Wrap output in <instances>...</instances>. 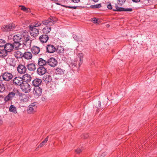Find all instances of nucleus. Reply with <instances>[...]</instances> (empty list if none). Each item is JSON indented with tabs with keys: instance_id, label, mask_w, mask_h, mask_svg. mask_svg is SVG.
Segmentation results:
<instances>
[{
	"instance_id": "f257e3e1",
	"label": "nucleus",
	"mask_w": 157,
	"mask_h": 157,
	"mask_svg": "<svg viewBox=\"0 0 157 157\" xmlns=\"http://www.w3.org/2000/svg\"><path fill=\"white\" fill-rule=\"evenodd\" d=\"M20 34L23 47L26 50L30 48L32 41L30 39V37L28 33L24 31L22 32Z\"/></svg>"
},
{
	"instance_id": "f03ea898",
	"label": "nucleus",
	"mask_w": 157,
	"mask_h": 157,
	"mask_svg": "<svg viewBox=\"0 0 157 157\" xmlns=\"http://www.w3.org/2000/svg\"><path fill=\"white\" fill-rule=\"evenodd\" d=\"M126 0H117V4L115 5V9H113V10L114 11H129L131 12L132 10V9L131 8H128L125 9L123 7H119L118 5L121 6L124 3Z\"/></svg>"
},
{
	"instance_id": "7ed1b4c3",
	"label": "nucleus",
	"mask_w": 157,
	"mask_h": 157,
	"mask_svg": "<svg viewBox=\"0 0 157 157\" xmlns=\"http://www.w3.org/2000/svg\"><path fill=\"white\" fill-rule=\"evenodd\" d=\"M13 78L12 73L5 72L0 76V80L4 82H8L12 79Z\"/></svg>"
},
{
	"instance_id": "20e7f679",
	"label": "nucleus",
	"mask_w": 157,
	"mask_h": 157,
	"mask_svg": "<svg viewBox=\"0 0 157 157\" xmlns=\"http://www.w3.org/2000/svg\"><path fill=\"white\" fill-rule=\"evenodd\" d=\"M18 92H19L18 90L15 89H14L12 91L10 92L4 98V100L5 103L11 101L15 97L16 94H17V95H18Z\"/></svg>"
},
{
	"instance_id": "39448f33",
	"label": "nucleus",
	"mask_w": 157,
	"mask_h": 157,
	"mask_svg": "<svg viewBox=\"0 0 157 157\" xmlns=\"http://www.w3.org/2000/svg\"><path fill=\"white\" fill-rule=\"evenodd\" d=\"M21 38L20 34L15 35L13 37V44L16 48L17 49L19 48V46L21 44L20 43L21 42Z\"/></svg>"
},
{
	"instance_id": "423d86ee",
	"label": "nucleus",
	"mask_w": 157,
	"mask_h": 157,
	"mask_svg": "<svg viewBox=\"0 0 157 157\" xmlns=\"http://www.w3.org/2000/svg\"><path fill=\"white\" fill-rule=\"evenodd\" d=\"M56 21V18L53 17H50L47 20L43 21L41 23L45 25L52 26L53 25Z\"/></svg>"
},
{
	"instance_id": "0eeeda50",
	"label": "nucleus",
	"mask_w": 157,
	"mask_h": 157,
	"mask_svg": "<svg viewBox=\"0 0 157 157\" xmlns=\"http://www.w3.org/2000/svg\"><path fill=\"white\" fill-rule=\"evenodd\" d=\"M15 27V25L13 23H11L7 25H3L2 27V29L4 32H9L13 30Z\"/></svg>"
},
{
	"instance_id": "6e6552de",
	"label": "nucleus",
	"mask_w": 157,
	"mask_h": 157,
	"mask_svg": "<svg viewBox=\"0 0 157 157\" xmlns=\"http://www.w3.org/2000/svg\"><path fill=\"white\" fill-rule=\"evenodd\" d=\"M37 103L34 102L29 105L27 110V112L29 114L34 113L37 110Z\"/></svg>"
},
{
	"instance_id": "1a4fd4ad",
	"label": "nucleus",
	"mask_w": 157,
	"mask_h": 157,
	"mask_svg": "<svg viewBox=\"0 0 157 157\" xmlns=\"http://www.w3.org/2000/svg\"><path fill=\"white\" fill-rule=\"evenodd\" d=\"M29 28L30 30V35L36 37L39 34V30L38 29L34 27H33L31 25L29 26Z\"/></svg>"
},
{
	"instance_id": "9d476101",
	"label": "nucleus",
	"mask_w": 157,
	"mask_h": 157,
	"mask_svg": "<svg viewBox=\"0 0 157 157\" xmlns=\"http://www.w3.org/2000/svg\"><path fill=\"white\" fill-rule=\"evenodd\" d=\"M42 92V88L39 86L34 87L33 93L35 97L38 98L40 96Z\"/></svg>"
},
{
	"instance_id": "9b49d317",
	"label": "nucleus",
	"mask_w": 157,
	"mask_h": 157,
	"mask_svg": "<svg viewBox=\"0 0 157 157\" xmlns=\"http://www.w3.org/2000/svg\"><path fill=\"white\" fill-rule=\"evenodd\" d=\"M21 89L25 93H29L31 90V87L30 85L27 82L23 83L21 85Z\"/></svg>"
},
{
	"instance_id": "f8f14e48",
	"label": "nucleus",
	"mask_w": 157,
	"mask_h": 157,
	"mask_svg": "<svg viewBox=\"0 0 157 157\" xmlns=\"http://www.w3.org/2000/svg\"><path fill=\"white\" fill-rule=\"evenodd\" d=\"M17 71L20 74H23L26 73L27 71V68L25 64H19L17 66Z\"/></svg>"
},
{
	"instance_id": "ddd939ff",
	"label": "nucleus",
	"mask_w": 157,
	"mask_h": 157,
	"mask_svg": "<svg viewBox=\"0 0 157 157\" xmlns=\"http://www.w3.org/2000/svg\"><path fill=\"white\" fill-rule=\"evenodd\" d=\"M13 84L15 86H21L23 84V81L22 78L17 77L14 78L13 80Z\"/></svg>"
},
{
	"instance_id": "4468645a",
	"label": "nucleus",
	"mask_w": 157,
	"mask_h": 157,
	"mask_svg": "<svg viewBox=\"0 0 157 157\" xmlns=\"http://www.w3.org/2000/svg\"><path fill=\"white\" fill-rule=\"evenodd\" d=\"M7 63L10 64L12 66L15 67L16 66L15 62L16 61L15 59L12 58L11 56H9L5 58Z\"/></svg>"
},
{
	"instance_id": "2eb2a0df",
	"label": "nucleus",
	"mask_w": 157,
	"mask_h": 157,
	"mask_svg": "<svg viewBox=\"0 0 157 157\" xmlns=\"http://www.w3.org/2000/svg\"><path fill=\"white\" fill-rule=\"evenodd\" d=\"M46 52L49 53H53L56 50V48L51 44H48L46 46Z\"/></svg>"
},
{
	"instance_id": "dca6fc26",
	"label": "nucleus",
	"mask_w": 157,
	"mask_h": 157,
	"mask_svg": "<svg viewBox=\"0 0 157 157\" xmlns=\"http://www.w3.org/2000/svg\"><path fill=\"white\" fill-rule=\"evenodd\" d=\"M47 62L48 64L52 67L56 66L57 64V61L53 57L50 58L48 59Z\"/></svg>"
},
{
	"instance_id": "f3484780",
	"label": "nucleus",
	"mask_w": 157,
	"mask_h": 157,
	"mask_svg": "<svg viewBox=\"0 0 157 157\" xmlns=\"http://www.w3.org/2000/svg\"><path fill=\"white\" fill-rule=\"evenodd\" d=\"M47 67H40L37 68V73L40 75L44 74L47 71Z\"/></svg>"
},
{
	"instance_id": "a211bd4d",
	"label": "nucleus",
	"mask_w": 157,
	"mask_h": 157,
	"mask_svg": "<svg viewBox=\"0 0 157 157\" xmlns=\"http://www.w3.org/2000/svg\"><path fill=\"white\" fill-rule=\"evenodd\" d=\"M14 46V45L10 43H6L4 47V49L6 50L8 52H10L13 50Z\"/></svg>"
},
{
	"instance_id": "6ab92c4d",
	"label": "nucleus",
	"mask_w": 157,
	"mask_h": 157,
	"mask_svg": "<svg viewBox=\"0 0 157 157\" xmlns=\"http://www.w3.org/2000/svg\"><path fill=\"white\" fill-rule=\"evenodd\" d=\"M49 39V37L47 34H43L39 38L40 41L42 43H46Z\"/></svg>"
},
{
	"instance_id": "aec40b11",
	"label": "nucleus",
	"mask_w": 157,
	"mask_h": 157,
	"mask_svg": "<svg viewBox=\"0 0 157 157\" xmlns=\"http://www.w3.org/2000/svg\"><path fill=\"white\" fill-rule=\"evenodd\" d=\"M38 64L40 67H47L48 66L47 61L42 58H39Z\"/></svg>"
},
{
	"instance_id": "412c9836",
	"label": "nucleus",
	"mask_w": 157,
	"mask_h": 157,
	"mask_svg": "<svg viewBox=\"0 0 157 157\" xmlns=\"http://www.w3.org/2000/svg\"><path fill=\"white\" fill-rule=\"evenodd\" d=\"M23 81L24 80L25 82L28 83L30 82L32 79V77L30 75L28 74H24L22 76Z\"/></svg>"
},
{
	"instance_id": "4be33fe9",
	"label": "nucleus",
	"mask_w": 157,
	"mask_h": 157,
	"mask_svg": "<svg viewBox=\"0 0 157 157\" xmlns=\"http://www.w3.org/2000/svg\"><path fill=\"white\" fill-rule=\"evenodd\" d=\"M42 80L39 78H36L32 81L33 86L34 87L39 86L42 83Z\"/></svg>"
},
{
	"instance_id": "5701e85b",
	"label": "nucleus",
	"mask_w": 157,
	"mask_h": 157,
	"mask_svg": "<svg viewBox=\"0 0 157 157\" xmlns=\"http://www.w3.org/2000/svg\"><path fill=\"white\" fill-rule=\"evenodd\" d=\"M31 51L32 53L35 55H36L39 53L40 51V48L39 47L33 46L32 47Z\"/></svg>"
},
{
	"instance_id": "b1692460",
	"label": "nucleus",
	"mask_w": 157,
	"mask_h": 157,
	"mask_svg": "<svg viewBox=\"0 0 157 157\" xmlns=\"http://www.w3.org/2000/svg\"><path fill=\"white\" fill-rule=\"evenodd\" d=\"M26 67L30 71H34L36 69V64L34 63H28Z\"/></svg>"
},
{
	"instance_id": "393cba45",
	"label": "nucleus",
	"mask_w": 157,
	"mask_h": 157,
	"mask_svg": "<svg viewBox=\"0 0 157 157\" xmlns=\"http://www.w3.org/2000/svg\"><path fill=\"white\" fill-rule=\"evenodd\" d=\"M32 54L30 52H26L23 54V57L27 59H30L32 58Z\"/></svg>"
},
{
	"instance_id": "a878e982",
	"label": "nucleus",
	"mask_w": 157,
	"mask_h": 157,
	"mask_svg": "<svg viewBox=\"0 0 157 157\" xmlns=\"http://www.w3.org/2000/svg\"><path fill=\"white\" fill-rule=\"evenodd\" d=\"M18 95L20 97H21V100L23 102H26L28 101L29 98L25 94H23L22 93L18 92Z\"/></svg>"
},
{
	"instance_id": "bb28decb",
	"label": "nucleus",
	"mask_w": 157,
	"mask_h": 157,
	"mask_svg": "<svg viewBox=\"0 0 157 157\" xmlns=\"http://www.w3.org/2000/svg\"><path fill=\"white\" fill-rule=\"evenodd\" d=\"M5 83V82L0 80V93H3L5 91L6 89Z\"/></svg>"
},
{
	"instance_id": "cd10ccee",
	"label": "nucleus",
	"mask_w": 157,
	"mask_h": 157,
	"mask_svg": "<svg viewBox=\"0 0 157 157\" xmlns=\"http://www.w3.org/2000/svg\"><path fill=\"white\" fill-rule=\"evenodd\" d=\"M8 52L5 49L0 50V57L5 59L7 56Z\"/></svg>"
},
{
	"instance_id": "c85d7f7f",
	"label": "nucleus",
	"mask_w": 157,
	"mask_h": 157,
	"mask_svg": "<svg viewBox=\"0 0 157 157\" xmlns=\"http://www.w3.org/2000/svg\"><path fill=\"white\" fill-rule=\"evenodd\" d=\"M14 55L17 59L21 58L23 57V54L18 50L14 52Z\"/></svg>"
},
{
	"instance_id": "c756f323",
	"label": "nucleus",
	"mask_w": 157,
	"mask_h": 157,
	"mask_svg": "<svg viewBox=\"0 0 157 157\" xmlns=\"http://www.w3.org/2000/svg\"><path fill=\"white\" fill-rule=\"evenodd\" d=\"M9 110L10 112H12L13 113H17V111L16 107L13 105H11L9 107Z\"/></svg>"
},
{
	"instance_id": "7c9ffc66",
	"label": "nucleus",
	"mask_w": 157,
	"mask_h": 157,
	"mask_svg": "<svg viewBox=\"0 0 157 157\" xmlns=\"http://www.w3.org/2000/svg\"><path fill=\"white\" fill-rule=\"evenodd\" d=\"M44 81L46 83H48L52 81L51 77L50 75H46L43 77Z\"/></svg>"
},
{
	"instance_id": "2f4dec72",
	"label": "nucleus",
	"mask_w": 157,
	"mask_h": 157,
	"mask_svg": "<svg viewBox=\"0 0 157 157\" xmlns=\"http://www.w3.org/2000/svg\"><path fill=\"white\" fill-rule=\"evenodd\" d=\"M83 54L82 53H79L78 55V57L79 59V62L78 63L79 67L82 63L83 61Z\"/></svg>"
},
{
	"instance_id": "473e14b6",
	"label": "nucleus",
	"mask_w": 157,
	"mask_h": 157,
	"mask_svg": "<svg viewBox=\"0 0 157 157\" xmlns=\"http://www.w3.org/2000/svg\"><path fill=\"white\" fill-rule=\"evenodd\" d=\"M51 30V27H48V26H46L43 29V33L45 34H47L50 32Z\"/></svg>"
},
{
	"instance_id": "72a5a7b5",
	"label": "nucleus",
	"mask_w": 157,
	"mask_h": 157,
	"mask_svg": "<svg viewBox=\"0 0 157 157\" xmlns=\"http://www.w3.org/2000/svg\"><path fill=\"white\" fill-rule=\"evenodd\" d=\"M64 70L60 68L57 67L55 70L56 74L62 75L63 74Z\"/></svg>"
},
{
	"instance_id": "f704fd0d",
	"label": "nucleus",
	"mask_w": 157,
	"mask_h": 157,
	"mask_svg": "<svg viewBox=\"0 0 157 157\" xmlns=\"http://www.w3.org/2000/svg\"><path fill=\"white\" fill-rule=\"evenodd\" d=\"M64 50L63 47L61 46H57L56 48V52L58 53H61Z\"/></svg>"
},
{
	"instance_id": "c9c22d12",
	"label": "nucleus",
	"mask_w": 157,
	"mask_h": 157,
	"mask_svg": "<svg viewBox=\"0 0 157 157\" xmlns=\"http://www.w3.org/2000/svg\"><path fill=\"white\" fill-rule=\"evenodd\" d=\"M19 7H21V10L25 12H29L30 11V10L29 8H27L24 6L21 5L19 6Z\"/></svg>"
},
{
	"instance_id": "e433bc0d",
	"label": "nucleus",
	"mask_w": 157,
	"mask_h": 157,
	"mask_svg": "<svg viewBox=\"0 0 157 157\" xmlns=\"http://www.w3.org/2000/svg\"><path fill=\"white\" fill-rule=\"evenodd\" d=\"M48 136H47V137L44 139V140L38 146V147L40 148L42 147L44 145V144L45 143H46L48 141Z\"/></svg>"
},
{
	"instance_id": "4c0bfd02",
	"label": "nucleus",
	"mask_w": 157,
	"mask_h": 157,
	"mask_svg": "<svg viewBox=\"0 0 157 157\" xmlns=\"http://www.w3.org/2000/svg\"><path fill=\"white\" fill-rule=\"evenodd\" d=\"M42 23L40 22V21H36L33 23V27H37L40 26L41 25Z\"/></svg>"
},
{
	"instance_id": "58836bf2",
	"label": "nucleus",
	"mask_w": 157,
	"mask_h": 157,
	"mask_svg": "<svg viewBox=\"0 0 157 157\" xmlns=\"http://www.w3.org/2000/svg\"><path fill=\"white\" fill-rule=\"evenodd\" d=\"M101 4H98L95 5H92L90 6V7L92 9L98 8L101 7Z\"/></svg>"
},
{
	"instance_id": "ea45409f",
	"label": "nucleus",
	"mask_w": 157,
	"mask_h": 157,
	"mask_svg": "<svg viewBox=\"0 0 157 157\" xmlns=\"http://www.w3.org/2000/svg\"><path fill=\"white\" fill-rule=\"evenodd\" d=\"M6 43V41L0 39V47H4Z\"/></svg>"
},
{
	"instance_id": "a19ab883",
	"label": "nucleus",
	"mask_w": 157,
	"mask_h": 157,
	"mask_svg": "<svg viewBox=\"0 0 157 157\" xmlns=\"http://www.w3.org/2000/svg\"><path fill=\"white\" fill-rule=\"evenodd\" d=\"M101 107V103L100 101H98L95 105V107L97 108V111H98V110Z\"/></svg>"
},
{
	"instance_id": "79ce46f5",
	"label": "nucleus",
	"mask_w": 157,
	"mask_h": 157,
	"mask_svg": "<svg viewBox=\"0 0 157 157\" xmlns=\"http://www.w3.org/2000/svg\"><path fill=\"white\" fill-rule=\"evenodd\" d=\"M98 19L97 18L93 17L91 19V21L94 24L98 23Z\"/></svg>"
},
{
	"instance_id": "37998d69",
	"label": "nucleus",
	"mask_w": 157,
	"mask_h": 157,
	"mask_svg": "<svg viewBox=\"0 0 157 157\" xmlns=\"http://www.w3.org/2000/svg\"><path fill=\"white\" fill-rule=\"evenodd\" d=\"M4 98L2 95H0V105L3 104L4 102Z\"/></svg>"
},
{
	"instance_id": "c03bdc74",
	"label": "nucleus",
	"mask_w": 157,
	"mask_h": 157,
	"mask_svg": "<svg viewBox=\"0 0 157 157\" xmlns=\"http://www.w3.org/2000/svg\"><path fill=\"white\" fill-rule=\"evenodd\" d=\"M77 60L74 61L71 63L72 66L73 67H76L77 65Z\"/></svg>"
},
{
	"instance_id": "a18cd8bd",
	"label": "nucleus",
	"mask_w": 157,
	"mask_h": 157,
	"mask_svg": "<svg viewBox=\"0 0 157 157\" xmlns=\"http://www.w3.org/2000/svg\"><path fill=\"white\" fill-rule=\"evenodd\" d=\"M88 136L89 135L87 133L83 134H82V137L85 139L87 138Z\"/></svg>"
},
{
	"instance_id": "49530a36",
	"label": "nucleus",
	"mask_w": 157,
	"mask_h": 157,
	"mask_svg": "<svg viewBox=\"0 0 157 157\" xmlns=\"http://www.w3.org/2000/svg\"><path fill=\"white\" fill-rule=\"evenodd\" d=\"M82 150L79 148L75 150V151L77 153H80L81 152H82Z\"/></svg>"
},
{
	"instance_id": "de8ad7c7",
	"label": "nucleus",
	"mask_w": 157,
	"mask_h": 157,
	"mask_svg": "<svg viewBox=\"0 0 157 157\" xmlns=\"http://www.w3.org/2000/svg\"><path fill=\"white\" fill-rule=\"evenodd\" d=\"M107 8L108 9L111 10L112 9V5H111V4L110 3H109L108 5H107Z\"/></svg>"
},
{
	"instance_id": "09e8293b",
	"label": "nucleus",
	"mask_w": 157,
	"mask_h": 157,
	"mask_svg": "<svg viewBox=\"0 0 157 157\" xmlns=\"http://www.w3.org/2000/svg\"><path fill=\"white\" fill-rule=\"evenodd\" d=\"M67 7L69 9H76L77 8V6H68Z\"/></svg>"
},
{
	"instance_id": "8fccbe9b",
	"label": "nucleus",
	"mask_w": 157,
	"mask_h": 157,
	"mask_svg": "<svg viewBox=\"0 0 157 157\" xmlns=\"http://www.w3.org/2000/svg\"><path fill=\"white\" fill-rule=\"evenodd\" d=\"M41 100L42 101H46L47 100V98L44 97H42L41 98Z\"/></svg>"
},
{
	"instance_id": "3c124183",
	"label": "nucleus",
	"mask_w": 157,
	"mask_h": 157,
	"mask_svg": "<svg viewBox=\"0 0 157 157\" xmlns=\"http://www.w3.org/2000/svg\"><path fill=\"white\" fill-rule=\"evenodd\" d=\"M71 0L73 2H74V3H78L80 1V0Z\"/></svg>"
},
{
	"instance_id": "603ef678",
	"label": "nucleus",
	"mask_w": 157,
	"mask_h": 157,
	"mask_svg": "<svg viewBox=\"0 0 157 157\" xmlns=\"http://www.w3.org/2000/svg\"><path fill=\"white\" fill-rule=\"evenodd\" d=\"M132 1L135 3H138L140 1V0H132Z\"/></svg>"
},
{
	"instance_id": "864d4df0",
	"label": "nucleus",
	"mask_w": 157,
	"mask_h": 157,
	"mask_svg": "<svg viewBox=\"0 0 157 157\" xmlns=\"http://www.w3.org/2000/svg\"><path fill=\"white\" fill-rule=\"evenodd\" d=\"M3 121L2 118L0 117V125L2 124Z\"/></svg>"
},
{
	"instance_id": "5fc2aeb1",
	"label": "nucleus",
	"mask_w": 157,
	"mask_h": 157,
	"mask_svg": "<svg viewBox=\"0 0 157 157\" xmlns=\"http://www.w3.org/2000/svg\"><path fill=\"white\" fill-rule=\"evenodd\" d=\"M105 155V153H103L102 154L101 156H104Z\"/></svg>"
},
{
	"instance_id": "6e6d98bb",
	"label": "nucleus",
	"mask_w": 157,
	"mask_h": 157,
	"mask_svg": "<svg viewBox=\"0 0 157 157\" xmlns=\"http://www.w3.org/2000/svg\"><path fill=\"white\" fill-rule=\"evenodd\" d=\"M109 25H108V27H109Z\"/></svg>"
},
{
	"instance_id": "4d7b16f0",
	"label": "nucleus",
	"mask_w": 157,
	"mask_h": 157,
	"mask_svg": "<svg viewBox=\"0 0 157 157\" xmlns=\"http://www.w3.org/2000/svg\"><path fill=\"white\" fill-rule=\"evenodd\" d=\"M155 0L157 1V0Z\"/></svg>"
}]
</instances>
